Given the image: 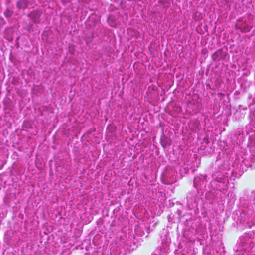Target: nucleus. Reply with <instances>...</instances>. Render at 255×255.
I'll return each mask as SVG.
<instances>
[{
    "instance_id": "3",
    "label": "nucleus",
    "mask_w": 255,
    "mask_h": 255,
    "mask_svg": "<svg viewBox=\"0 0 255 255\" xmlns=\"http://www.w3.org/2000/svg\"><path fill=\"white\" fill-rule=\"evenodd\" d=\"M239 28L241 29L242 32L246 33L250 31L251 27L248 25H244L242 27H240Z\"/></svg>"
},
{
    "instance_id": "2",
    "label": "nucleus",
    "mask_w": 255,
    "mask_h": 255,
    "mask_svg": "<svg viewBox=\"0 0 255 255\" xmlns=\"http://www.w3.org/2000/svg\"><path fill=\"white\" fill-rule=\"evenodd\" d=\"M17 7L19 9H24L28 7V1L26 0H19L16 4Z\"/></svg>"
},
{
    "instance_id": "4",
    "label": "nucleus",
    "mask_w": 255,
    "mask_h": 255,
    "mask_svg": "<svg viewBox=\"0 0 255 255\" xmlns=\"http://www.w3.org/2000/svg\"><path fill=\"white\" fill-rule=\"evenodd\" d=\"M13 12L10 11L9 9H7L6 11L4 12V16L6 17H10L12 15Z\"/></svg>"
},
{
    "instance_id": "1",
    "label": "nucleus",
    "mask_w": 255,
    "mask_h": 255,
    "mask_svg": "<svg viewBox=\"0 0 255 255\" xmlns=\"http://www.w3.org/2000/svg\"><path fill=\"white\" fill-rule=\"evenodd\" d=\"M42 14V12L40 9H36L30 13V17L31 19L35 23L40 21V18Z\"/></svg>"
}]
</instances>
